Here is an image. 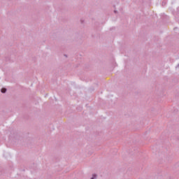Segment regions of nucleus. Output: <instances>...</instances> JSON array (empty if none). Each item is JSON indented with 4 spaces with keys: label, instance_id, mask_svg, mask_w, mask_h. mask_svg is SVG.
<instances>
[{
    "label": "nucleus",
    "instance_id": "obj_1",
    "mask_svg": "<svg viewBox=\"0 0 179 179\" xmlns=\"http://www.w3.org/2000/svg\"><path fill=\"white\" fill-rule=\"evenodd\" d=\"M1 93H6V88H2L1 89Z\"/></svg>",
    "mask_w": 179,
    "mask_h": 179
},
{
    "label": "nucleus",
    "instance_id": "obj_2",
    "mask_svg": "<svg viewBox=\"0 0 179 179\" xmlns=\"http://www.w3.org/2000/svg\"><path fill=\"white\" fill-rule=\"evenodd\" d=\"M95 177H96V175H94V177H92L91 179H94Z\"/></svg>",
    "mask_w": 179,
    "mask_h": 179
}]
</instances>
